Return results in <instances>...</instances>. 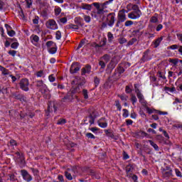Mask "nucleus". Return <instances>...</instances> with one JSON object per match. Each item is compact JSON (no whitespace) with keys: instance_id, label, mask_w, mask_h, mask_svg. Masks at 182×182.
<instances>
[{"instance_id":"obj_39","label":"nucleus","mask_w":182,"mask_h":182,"mask_svg":"<svg viewBox=\"0 0 182 182\" xmlns=\"http://www.w3.org/2000/svg\"><path fill=\"white\" fill-rule=\"evenodd\" d=\"M121 100H123L124 102H126V100H127V99H129V97L126 95H122L119 96Z\"/></svg>"},{"instance_id":"obj_31","label":"nucleus","mask_w":182,"mask_h":182,"mask_svg":"<svg viewBox=\"0 0 182 182\" xmlns=\"http://www.w3.org/2000/svg\"><path fill=\"white\" fill-rule=\"evenodd\" d=\"M122 112H123V114H122L123 117H125V118L129 117V110L124 109H122Z\"/></svg>"},{"instance_id":"obj_33","label":"nucleus","mask_w":182,"mask_h":182,"mask_svg":"<svg viewBox=\"0 0 182 182\" xmlns=\"http://www.w3.org/2000/svg\"><path fill=\"white\" fill-rule=\"evenodd\" d=\"M87 120L89 121L90 124H93V123H95V118L92 116L87 117Z\"/></svg>"},{"instance_id":"obj_16","label":"nucleus","mask_w":182,"mask_h":182,"mask_svg":"<svg viewBox=\"0 0 182 182\" xmlns=\"http://www.w3.org/2000/svg\"><path fill=\"white\" fill-rule=\"evenodd\" d=\"M82 9H85L86 11H92V4H82L81 5Z\"/></svg>"},{"instance_id":"obj_44","label":"nucleus","mask_w":182,"mask_h":182,"mask_svg":"<svg viewBox=\"0 0 182 182\" xmlns=\"http://www.w3.org/2000/svg\"><path fill=\"white\" fill-rule=\"evenodd\" d=\"M86 137H87L88 139H95V135H93V134L92 133H87L85 134Z\"/></svg>"},{"instance_id":"obj_29","label":"nucleus","mask_w":182,"mask_h":182,"mask_svg":"<svg viewBox=\"0 0 182 182\" xmlns=\"http://www.w3.org/2000/svg\"><path fill=\"white\" fill-rule=\"evenodd\" d=\"M146 110L147 113H149V114H151V113H156V109H153L149 107H146Z\"/></svg>"},{"instance_id":"obj_24","label":"nucleus","mask_w":182,"mask_h":182,"mask_svg":"<svg viewBox=\"0 0 182 182\" xmlns=\"http://www.w3.org/2000/svg\"><path fill=\"white\" fill-rule=\"evenodd\" d=\"M101 60H103L105 63H107V62L110 60V56H109V55H105L103 56Z\"/></svg>"},{"instance_id":"obj_9","label":"nucleus","mask_w":182,"mask_h":182,"mask_svg":"<svg viewBox=\"0 0 182 182\" xmlns=\"http://www.w3.org/2000/svg\"><path fill=\"white\" fill-rule=\"evenodd\" d=\"M98 126L102 129H106L107 127V121L105 118H101L97 121Z\"/></svg>"},{"instance_id":"obj_58","label":"nucleus","mask_w":182,"mask_h":182,"mask_svg":"<svg viewBox=\"0 0 182 182\" xmlns=\"http://www.w3.org/2000/svg\"><path fill=\"white\" fill-rule=\"evenodd\" d=\"M155 113H158V114H160V115L167 114V112H161V111H159V110L155 111Z\"/></svg>"},{"instance_id":"obj_21","label":"nucleus","mask_w":182,"mask_h":182,"mask_svg":"<svg viewBox=\"0 0 182 182\" xmlns=\"http://www.w3.org/2000/svg\"><path fill=\"white\" fill-rule=\"evenodd\" d=\"M0 71L1 72L2 75H8L9 71L6 70L5 68L0 65Z\"/></svg>"},{"instance_id":"obj_42","label":"nucleus","mask_w":182,"mask_h":182,"mask_svg":"<svg viewBox=\"0 0 182 182\" xmlns=\"http://www.w3.org/2000/svg\"><path fill=\"white\" fill-rule=\"evenodd\" d=\"M65 177L68 180H72L73 178L72 177V174L69 172H65Z\"/></svg>"},{"instance_id":"obj_38","label":"nucleus","mask_w":182,"mask_h":182,"mask_svg":"<svg viewBox=\"0 0 182 182\" xmlns=\"http://www.w3.org/2000/svg\"><path fill=\"white\" fill-rule=\"evenodd\" d=\"M131 100L132 102V105H134V103H136L137 98L136 97V95H131Z\"/></svg>"},{"instance_id":"obj_34","label":"nucleus","mask_w":182,"mask_h":182,"mask_svg":"<svg viewBox=\"0 0 182 182\" xmlns=\"http://www.w3.org/2000/svg\"><path fill=\"white\" fill-rule=\"evenodd\" d=\"M106 63L104 60H101L99 63L100 66H101V69H105L106 68Z\"/></svg>"},{"instance_id":"obj_59","label":"nucleus","mask_w":182,"mask_h":182,"mask_svg":"<svg viewBox=\"0 0 182 182\" xmlns=\"http://www.w3.org/2000/svg\"><path fill=\"white\" fill-rule=\"evenodd\" d=\"M60 21L61 23H66V22H68V18H66V17L62 18L60 19Z\"/></svg>"},{"instance_id":"obj_6","label":"nucleus","mask_w":182,"mask_h":182,"mask_svg":"<svg viewBox=\"0 0 182 182\" xmlns=\"http://www.w3.org/2000/svg\"><path fill=\"white\" fill-rule=\"evenodd\" d=\"M92 6H95L97 9V11H92L91 12V16H94V18H96V14L97 15H101V14H103V9H100V4L97 2L92 3L91 4Z\"/></svg>"},{"instance_id":"obj_48","label":"nucleus","mask_w":182,"mask_h":182,"mask_svg":"<svg viewBox=\"0 0 182 182\" xmlns=\"http://www.w3.org/2000/svg\"><path fill=\"white\" fill-rule=\"evenodd\" d=\"M119 42L121 45H123V43H126V42H127V40L124 38H121L119 39Z\"/></svg>"},{"instance_id":"obj_27","label":"nucleus","mask_w":182,"mask_h":182,"mask_svg":"<svg viewBox=\"0 0 182 182\" xmlns=\"http://www.w3.org/2000/svg\"><path fill=\"white\" fill-rule=\"evenodd\" d=\"M150 22H151L152 23H157V22H159V18H157V16H154L151 18Z\"/></svg>"},{"instance_id":"obj_3","label":"nucleus","mask_w":182,"mask_h":182,"mask_svg":"<svg viewBox=\"0 0 182 182\" xmlns=\"http://www.w3.org/2000/svg\"><path fill=\"white\" fill-rule=\"evenodd\" d=\"M36 86L37 87H39L41 93H43L44 95H49V89H48V87L45 83H43V81H38Z\"/></svg>"},{"instance_id":"obj_55","label":"nucleus","mask_w":182,"mask_h":182,"mask_svg":"<svg viewBox=\"0 0 182 182\" xmlns=\"http://www.w3.org/2000/svg\"><path fill=\"white\" fill-rule=\"evenodd\" d=\"M90 130L91 132H92V133H96V132H98L99 128H97V127H92V128H90Z\"/></svg>"},{"instance_id":"obj_61","label":"nucleus","mask_w":182,"mask_h":182,"mask_svg":"<svg viewBox=\"0 0 182 182\" xmlns=\"http://www.w3.org/2000/svg\"><path fill=\"white\" fill-rule=\"evenodd\" d=\"M116 107H117L118 110H122V105L119 103L118 101L116 102Z\"/></svg>"},{"instance_id":"obj_52","label":"nucleus","mask_w":182,"mask_h":182,"mask_svg":"<svg viewBox=\"0 0 182 182\" xmlns=\"http://www.w3.org/2000/svg\"><path fill=\"white\" fill-rule=\"evenodd\" d=\"M132 25H133L132 21H127L125 22V26H132Z\"/></svg>"},{"instance_id":"obj_54","label":"nucleus","mask_w":182,"mask_h":182,"mask_svg":"<svg viewBox=\"0 0 182 182\" xmlns=\"http://www.w3.org/2000/svg\"><path fill=\"white\" fill-rule=\"evenodd\" d=\"M26 2L27 4V7L31 8L32 6V0H26Z\"/></svg>"},{"instance_id":"obj_22","label":"nucleus","mask_w":182,"mask_h":182,"mask_svg":"<svg viewBox=\"0 0 182 182\" xmlns=\"http://www.w3.org/2000/svg\"><path fill=\"white\" fill-rule=\"evenodd\" d=\"M55 15L56 16H58V15H60V12H62V9L60 7H56L54 10Z\"/></svg>"},{"instance_id":"obj_41","label":"nucleus","mask_w":182,"mask_h":182,"mask_svg":"<svg viewBox=\"0 0 182 182\" xmlns=\"http://www.w3.org/2000/svg\"><path fill=\"white\" fill-rule=\"evenodd\" d=\"M9 146H11V147H14V146H16V141L14 139L10 140Z\"/></svg>"},{"instance_id":"obj_13","label":"nucleus","mask_w":182,"mask_h":182,"mask_svg":"<svg viewBox=\"0 0 182 182\" xmlns=\"http://www.w3.org/2000/svg\"><path fill=\"white\" fill-rule=\"evenodd\" d=\"M30 39L33 45H38V42H39V36L33 34L31 36Z\"/></svg>"},{"instance_id":"obj_14","label":"nucleus","mask_w":182,"mask_h":182,"mask_svg":"<svg viewBox=\"0 0 182 182\" xmlns=\"http://www.w3.org/2000/svg\"><path fill=\"white\" fill-rule=\"evenodd\" d=\"M162 41H163V36L156 39L153 42L154 48H159V46H160V43H161Z\"/></svg>"},{"instance_id":"obj_60","label":"nucleus","mask_w":182,"mask_h":182,"mask_svg":"<svg viewBox=\"0 0 182 182\" xmlns=\"http://www.w3.org/2000/svg\"><path fill=\"white\" fill-rule=\"evenodd\" d=\"M126 122L127 126H132L133 124V120L132 119H127Z\"/></svg>"},{"instance_id":"obj_5","label":"nucleus","mask_w":182,"mask_h":182,"mask_svg":"<svg viewBox=\"0 0 182 182\" xmlns=\"http://www.w3.org/2000/svg\"><path fill=\"white\" fill-rule=\"evenodd\" d=\"M139 85L135 84L134 87H135V92L136 93L138 99H139L140 103L143 105V106H146V100H144V97L143 96V94L140 92V90H139Z\"/></svg>"},{"instance_id":"obj_26","label":"nucleus","mask_w":182,"mask_h":182,"mask_svg":"<svg viewBox=\"0 0 182 182\" xmlns=\"http://www.w3.org/2000/svg\"><path fill=\"white\" fill-rule=\"evenodd\" d=\"M107 38H108L109 42H112L113 39H114V37L113 36V34L111 32H108Z\"/></svg>"},{"instance_id":"obj_17","label":"nucleus","mask_w":182,"mask_h":182,"mask_svg":"<svg viewBox=\"0 0 182 182\" xmlns=\"http://www.w3.org/2000/svg\"><path fill=\"white\" fill-rule=\"evenodd\" d=\"M150 32H153L151 30V28L149 27L148 28V31L145 33L146 36L150 39V38H154V34L150 33Z\"/></svg>"},{"instance_id":"obj_37","label":"nucleus","mask_w":182,"mask_h":182,"mask_svg":"<svg viewBox=\"0 0 182 182\" xmlns=\"http://www.w3.org/2000/svg\"><path fill=\"white\" fill-rule=\"evenodd\" d=\"M46 45L49 49L50 48L55 46V45H56V44L55 43H53V41H48Z\"/></svg>"},{"instance_id":"obj_28","label":"nucleus","mask_w":182,"mask_h":182,"mask_svg":"<svg viewBox=\"0 0 182 182\" xmlns=\"http://www.w3.org/2000/svg\"><path fill=\"white\" fill-rule=\"evenodd\" d=\"M68 28H69V29H73V31H76V30L79 29V26H77V25H74V24L68 25Z\"/></svg>"},{"instance_id":"obj_45","label":"nucleus","mask_w":182,"mask_h":182,"mask_svg":"<svg viewBox=\"0 0 182 182\" xmlns=\"http://www.w3.org/2000/svg\"><path fill=\"white\" fill-rule=\"evenodd\" d=\"M82 95L85 99H89V95H87V90H83Z\"/></svg>"},{"instance_id":"obj_56","label":"nucleus","mask_w":182,"mask_h":182,"mask_svg":"<svg viewBox=\"0 0 182 182\" xmlns=\"http://www.w3.org/2000/svg\"><path fill=\"white\" fill-rule=\"evenodd\" d=\"M175 173L177 177H181V172L178 169H175Z\"/></svg>"},{"instance_id":"obj_8","label":"nucleus","mask_w":182,"mask_h":182,"mask_svg":"<svg viewBox=\"0 0 182 182\" xmlns=\"http://www.w3.org/2000/svg\"><path fill=\"white\" fill-rule=\"evenodd\" d=\"M21 175L26 181H32V176L26 170H21Z\"/></svg>"},{"instance_id":"obj_2","label":"nucleus","mask_w":182,"mask_h":182,"mask_svg":"<svg viewBox=\"0 0 182 182\" xmlns=\"http://www.w3.org/2000/svg\"><path fill=\"white\" fill-rule=\"evenodd\" d=\"M20 89L24 90V92H28L29 90V80L26 78H23L19 82Z\"/></svg>"},{"instance_id":"obj_23","label":"nucleus","mask_w":182,"mask_h":182,"mask_svg":"<svg viewBox=\"0 0 182 182\" xmlns=\"http://www.w3.org/2000/svg\"><path fill=\"white\" fill-rule=\"evenodd\" d=\"M52 110H54V112H56V107L53 106H48V111L46 112L47 116H48V113H50Z\"/></svg>"},{"instance_id":"obj_35","label":"nucleus","mask_w":182,"mask_h":182,"mask_svg":"<svg viewBox=\"0 0 182 182\" xmlns=\"http://www.w3.org/2000/svg\"><path fill=\"white\" fill-rule=\"evenodd\" d=\"M19 46V43L18 42H14L11 47L12 48V49H18V47Z\"/></svg>"},{"instance_id":"obj_63","label":"nucleus","mask_w":182,"mask_h":182,"mask_svg":"<svg viewBox=\"0 0 182 182\" xmlns=\"http://www.w3.org/2000/svg\"><path fill=\"white\" fill-rule=\"evenodd\" d=\"M136 117H137V114H136V113H134V112L131 113L132 119H136Z\"/></svg>"},{"instance_id":"obj_11","label":"nucleus","mask_w":182,"mask_h":182,"mask_svg":"<svg viewBox=\"0 0 182 182\" xmlns=\"http://www.w3.org/2000/svg\"><path fill=\"white\" fill-rule=\"evenodd\" d=\"M79 70H80V67H79L77 63H73L70 69V73H76V72H79Z\"/></svg>"},{"instance_id":"obj_25","label":"nucleus","mask_w":182,"mask_h":182,"mask_svg":"<svg viewBox=\"0 0 182 182\" xmlns=\"http://www.w3.org/2000/svg\"><path fill=\"white\" fill-rule=\"evenodd\" d=\"M37 77H45V73L43 70H40L36 73Z\"/></svg>"},{"instance_id":"obj_15","label":"nucleus","mask_w":182,"mask_h":182,"mask_svg":"<svg viewBox=\"0 0 182 182\" xmlns=\"http://www.w3.org/2000/svg\"><path fill=\"white\" fill-rule=\"evenodd\" d=\"M92 70V67L90 65H87L85 68L82 69V75H86V73H90Z\"/></svg>"},{"instance_id":"obj_12","label":"nucleus","mask_w":182,"mask_h":182,"mask_svg":"<svg viewBox=\"0 0 182 182\" xmlns=\"http://www.w3.org/2000/svg\"><path fill=\"white\" fill-rule=\"evenodd\" d=\"M134 170V168L132 166V165L127 166L126 171H127V177H132V174H133V171Z\"/></svg>"},{"instance_id":"obj_19","label":"nucleus","mask_w":182,"mask_h":182,"mask_svg":"<svg viewBox=\"0 0 182 182\" xmlns=\"http://www.w3.org/2000/svg\"><path fill=\"white\" fill-rule=\"evenodd\" d=\"M164 90L166 92V93H173V92L176 90V87H165Z\"/></svg>"},{"instance_id":"obj_36","label":"nucleus","mask_w":182,"mask_h":182,"mask_svg":"<svg viewBox=\"0 0 182 182\" xmlns=\"http://www.w3.org/2000/svg\"><path fill=\"white\" fill-rule=\"evenodd\" d=\"M169 62L171 63H173V65H177V63H178V62H180V60H178V58H176V59H170Z\"/></svg>"},{"instance_id":"obj_46","label":"nucleus","mask_w":182,"mask_h":182,"mask_svg":"<svg viewBox=\"0 0 182 182\" xmlns=\"http://www.w3.org/2000/svg\"><path fill=\"white\" fill-rule=\"evenodd\" d=\"M139 136H141V137H147V136H149V134L147 133H146L145 132L141 131V132H139Z\"/></svg>"},{"instance_id":"obj_10","label":"nucleus","mask_w":182,"mask_h":182,"mask_svg":"<svg viewBox=\"0 0 182 182\" xmlns=\"http://www.w3.org/2000/svg\"><path fill=\"white\" fill-rule=\"evenodd\" d=\"M118 17L120 22H124L126 20V11L124 9L119 11L118 13Z\"/></svg>"},{"instance_id":"obj_64","label":"nucleus","mask_w":182,"mask_h":182,"mask_svg":"<svg viewBox=\"0 0 182 182\" xmlns=\"http://www.w3.org/2000/svg\"><path fill=\"white\" fill-rule=\"evenodd\" d=\"M174 103H182V100H180L178 98H176L175 99V102H173V104Z\"/></svg>"},{"instance_id":"obj_4","label":"nucleus","mask_w":182,"mask_h":182,"mask_svg":"<svg viewBox=\"0 0 182 182\" xmlns=\"http://www.w3.org/2000/svg\"><path fill=\"white\" fill-rule=\"evenodd\" d=\"M46 26L48 29H51L52 31H56L58 29V23L53 19H49L46 22Z\"/></svg>"},{"instance_id":"obj_30","label":"nucleus","mask_w":182,"mask_h":182,"mask_svg":"<svg viewBox=\"0 0 182 182\" xmlns=\"http://www.w3.org/2000/svg\"><path fill=\"white\" fill-rule=\"evenodd\" d=\"M84 21L87 22V23H89L90 21H92V18L90 17V16L84 15L83 16Z\"/></svg>"},{"instance_id":"obj_1","label":"nucleus","mask_w":182,"mask_h":182,"mask_svg":"<svg viewBox=\"0 0 182 182\" xmlns=\"http://www.w3.org/2000/svg\"><path fill=\"white\" fill-rule=\"evenodd\" d=\"M127 9H129V11L132 9L133 11L128 14V18H129V19L136 20L139 19V18L141 16V11H140L137 5H133L130 4L127 6Z\"/></svg>"},{"instance_id":"obj_57","label":"nucleus","mask_w":182,"mask_h":182,"mask_svg":"<svg viewBox=\"0 0 182 182\" xmlns=\"http://www.w3.org/2000/svg\"><path fill=\"white\" fill-rule=\"evenodd\" d=\"M129 178H132V180L134 181H137V176L136 175H133V173H131V176H128Z\"/></svg>"},{"instance_id":"obj_47","label":"nucleus","mask_w":182,"mask_h":182,"mask_svg":"<svg viewBox=\"0 0 182 182\" xmlns=\"http://www.w3.org/2000/svg\"><path fill=\"white\" fill-rule=\"evenodd\" d=\"M48 80L50 82H55V80H56V78L55 77V76H53V75H50L48 76Z\"/></svg>"},{"instance_id":"obj_32","label":"nucleus","mask_w":182,"mask_h":182,"mask_svg":"<svg viewBox=\"0 0 182 182\" xmlns=\"http://www.w3.org/2000/svg\"><path fill=\"white\" fill-rule=\"evenodd\" d=\"M109 1H106L104 4H100V9H102V14H103V11L106 8V5H109Z\"/></svg>"},{"instance_id":"obj_49","label":"nucleus","mask_w":182,"mask_h":182,"mask_svg":"<svg viewBox=\"0 0 182 182\" xmlns=\"http://www.w3.org/2000/svg\"><path fill=\"white\" fill-rule=\"evenodd\" d=\"M65 123H66V119H61L58 120V122H57V124H65Z\"/></svg>"},{"instance_id":"obj_18","label":"nucleus","mask_w":182,"mask_h":182,"mask_svg":"<svg viewBox=\"0 0 182 182\" xmlns=\"http://www.w3.org/2000/svg\"><path fill=\"white\" fill-rule=\"evenodd\" d=\"M58 50V47L56 46V45H55L53 47H50V48H48V52L49 53H50L51 55H54V53L55 52H57Z\"/></svg>"},{"instance_id":"obj_50","label":"nucleus","mask_w":182,"mask_h":182,"mask_svg":"<svg viewBox=\"0 0 182 182\" xmlns=\"http://www.w3.org/2000/svg\"><path fill=\"white\" fill-rule=\"evenodd\" d=\"M161 29H163V25L162 24H159L156 26V32H160V31H161Z\"/></svg>"},{"instance_id":"obj_20","label":"nucleus","mask_w":182,"mask_h":182,"mask_svg":"<svg viewBox=\"0 0 182 182\" xmlns=\"http://www.w3.org/2000/svg\"><path fill=\"white\" fill-rule=\"evenodd\" d=\"M149 143L154 147V150L156 151H159V146H157V144L154 143V141L151 140H148Z\"/></svg>"},{"instance_id":"obj_43","label":"nucleus","mask_w":182,"mask_h":182,"mask_svg":"<svg viewBox=\"0 0 182 182\" xmlns=\"http://www.w3.org/2000/svg\"><path fill=\"white\" fill-rule=\"evenodd\" d=\"M55 38L56 39L59 40L60 39V38H62V33H60V31H57L55 33Z\"/></svg>"},{"instance_id":"obj_51","label":"nucleus","mask_w":182,"mask_h":182,"mask_svg":"<svg viewBox=\"0 0 182 182\" xmlns=\"http://www.w3.org/2000/svg\"><path fill=\"white\" fill-rule=\"evenodd\" d=\"M7 33H8L9 36H11V37L15 36V31H14V30L8 31Z\"/></svg>"},{"instance_id":"obj_7","label":"nucleus","mask_w":182,"mask_h":182,"mask_svg":"<svg viewBox=\"0 0 182 182\" xmlns=\"http://www.w3.org/2000/svg\"><path fill=\"white\" fill-rule=\"evenodd\" d=\"M107 22L109 26H113L114 25V14H109L107 17Z\"/></svg>"},{"instance_id":"obj_53","label":"nucleus","mask_w":182,"mask_h":182,"mask_svg":"<svg viewBox=\"0 0 182 182\" xmlns=\"http://www.w3.org/2000/svg\"><path fill=\"white\" fill-rule=\"evenodd\" d=\"M9 55H11V56H15L16 55V50H9Z\"/></svg>"},{"instance_id":"obj_40","label":"nucleus","mask_w":182,"mask_h":182,"mask_svg":"<svg viewBox=\"0 0 182 182\" xmlns=\"http://www.w3.org/2000/svg\"><path fill=\"white\" fill-rule=\"evenodd\" d=\"M172 173H173L172 171H166V172L164 173V176H165V177H171V176H172V174H173Z\"/></svg>"},{"instance_id":"obj_62","label":"nucleus","mask_w":182,"mask_h":182,"mask_svg":"<svg viewBox=\"0 0 182 182\" xmlns=\"http://www.w3.org/2000/svg\"><path fill=\"white\" fill-rule=\"evenodd\" d=\"M169 48H170V49H172V50H174L175 49H177L178 48V46H177V45H172Z\"/></svg>"}]
</instances>
